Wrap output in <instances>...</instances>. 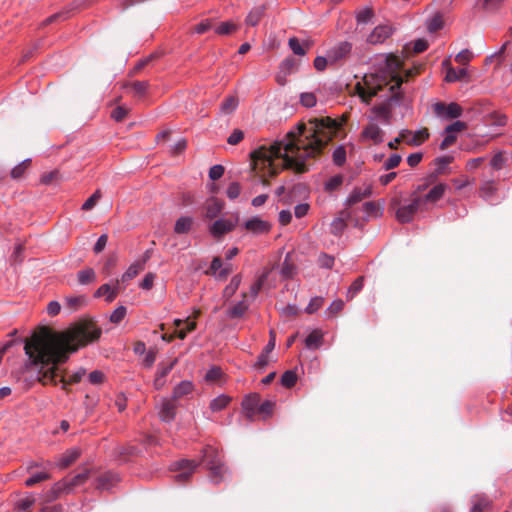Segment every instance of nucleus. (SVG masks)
<instances>
[{"mask_svg": "<svg viewBox=\"0 0 512 512\" xmlns=\"http://www.w3.org/2000/svg\"><path fill=\"white\" fill-rule=\"evenodd\" d=\"M101 329L92 322L80 323L63 332H43L32 335L25 341V354L28 360L20 371L18 382L25 389L36 381L43 384H62L66 389L70 384L79 383L86 374L83 368L68 378L59 374V364L65 363L70 353L94 342L101 336Z\"/></svg>", "mask_w": 512, "mask_h": 512, "instance_id": "obj_1", "label": "nucleus"}, {"mask_svg": "<svg viewBox=\"0 0 512 512\" xmlns=\"http://www.w3.org/2000/svg\"><path fill=\"white\" fill-rule=\"evenodd\" d=\"M339 129L336 120L330 117L311 118L299 123L282 140L274 142L268 149L255 151L254 156L267 167L268 175L279 172L275 160H282V167L296 173H305L311 161L319 157Z\"/></svg>", "mask_w": 512, "mask_h": 512, "instance_id": "obj_2", "label": "nucleus"}, {"mask_svg": "<svg viewBox=\"0 0 512 512\" xmlns=\"http://www.w3.org/2000/svg\"><path fill=\"white\" fill-rule=\"evenodd\" d=\"M403 82L402 77L395 73H367L354 86V92L361 101L369 105L373 97L383 98V102L375 105L371 111L375 119L388 125L391 122L392 103H398L401 99L400 87Z\"/></svg>", "mask_w": 512, "mask_h": 512, "instance_id": "obj_3", "label": "nucleus"}, {"mask_svg": "<svg viewBox=\"0 0 512 512\" xmlns=\"http://www.w3.org/2000/svg\"><path fill=\"white\" fill-rule=\"evenodd\" d=\"M202 461L210 471L212 481L219 483L226 472V468L222 462V457L219 451L212 446H206L203 449Z\"/></svg>", "mask_w": 512, "mask_h": 512, "instance_id": "obj_4", "label": "nucleus"}, {"mask_svg": "<svg viewBox=\"0 0 512 512\" xmlns=\"http://www.w3.org/2000/svg\"><path fill=\"white\" fill-rule=\"evenodd\" d=\"M198 465L199 463L195 462L194 460L187 459L174 462L171 465V470L177 472V474L174 476L175 481L179 484L187 482L191 478Z\"/></svg>", "mask_w": 512, "mask_h": 512, "instance_id": "obj_5", "label": "nucleus"}, {"mask_svg": "<svg viewBox=\"0 0 512 512\" xmlns=\"http://www.w3.org/2000/svg\"><path fill=\"white\" fill-rule=\"evenodd\" d=\"M435 115L442 120H452L461 116L462 108L459 104L452 102L445 104L437 102L433 105Z\"/></svg>", "mask_w": 512, "mask_h": 512, "instance_id": "obj_6", "label": "nucleus"}, {"mask_svg": "<svg viewBox=\"0 0 512 512\" xmlns=\"http://www.w3.org/2000/svg\"><path fill=\"white\" fill-rule=\"evenodd\" d=\"M423 205L421 197H415L409 204L402 205L396 212V218L401 223H409L412 221L414 215Z\"/></svg>", "mask_w": 512, "mask_h": 512, "instance_id": "obj_7", "label": "nucleus"}, {"mask_svg": "<svg viewBox=\"0 0 512 512\" xmlns=\"http://www.w3.org/2000/svg\"><path fill=\"white\" fill-rule=\"evenodd\" d=\"M237 220L238 219H236V220L225 219V218L217 219L209 226V228H208L209 233L214 238L219 239L222 236H224L225 234H227L235 229Z\"/></svg>", "mask_w": 512, "mask_h": 512, "instance_id": "obj_8", "label": "nucleus"}, {"mask_svg": "<svg viewBox=\"0 0 512 512\" xmlns=\"http://www.w3.org/2000/svg\"><path fill=\"white\" fill-rule=\"evenodd\" d=\"M352 49L351 43L347 41L339 42L335 46H333L331 49L327 51V54L330 59V65H335L339 63L340 61L346 59L348 55L350 54Z\"/></svg>", "mask_w": 512, "mask_h": 512, "instance_id": "obj_9", "label": "nucleus"}, {"mask_svg": "<svg viewBox=\"0 0 512 512\" xmlns=\"http://www.w3.org/2000/svg\"><path fill=\"white\" fill-rule=\"evenodd\" d=\"M176 400L171 397L163 398L159 404V417L164 422H171L174 420L176 415L177 405L175 403Z\"/></svg>", "mask_w": 512, "mask_h": 512, "instance_id": "obj_10", "label": "nucleus"}, {"mask_svg": "<svg viewBox=\"0 0 512 512\" xmlns=\"http://www.w3.org/2000/svg\"><path fill=\"white\" fill-rule=\"evenodd\" d=\"M362 137L374 144H380L384 141V132L376 123L370 122L364 127Z\"/></svg>", "mask_w": 512, "mask_h": 512, "instance_id": "obj_11", "label": "nucleus"}, {"mask_svg": "<svg viewBox=\"0 0 512 512\" xmlns=\"http://www.w3.org/2000/svg\"><path fill=\"white\" fill-rule=\"evenodd\" d=\"M246 230L253 234H267L271 230V224L259 217H253L244 223Z\"/></svg>", "mask_w": 512, "mask_h": 512, "instance_id": "obj_12", "label": "nucleus"}, {"mask_svg": "<svg viewBox=\"0 0 512 512\" xmlns=\"http://www.w3.org/2000/svg\"><path fill=\"white\" fill-rule=\"evenodd\" d=\"M223 208H224L223 201H221L215 197H210L209 199L206 200L205 205H204V210H205L204 216L207 219H214L220 215Z\"/></svg>", "mask_w": 512, "mask_h": 512, "instance_id": "obj_13", "label": "nucleus"}, {"mask_svg": "<svg viewBox=\"0 0 512 512\" xmlns=\"http://www.w3.org/2000/svg\"><path fill=\"white\" fill-rule=\"evenodd\" d=\"M119 289H120V281L116 280V282L113 286H111L108 283L101 285L95 292L94 296L95 297L104 296L105 300L108 303H111L117 297Z\"/></svg>", "mask_w": 512, "mask_h": 512, "instance_id": "obj_14", "label": "nucleus"}, {"mask_svg": "<svg viewBox=\"0 0 512 512\" xmlns=\"http://www.w3.org/2000/svg\"><path fill=\"white\" fill-rule=\"evenodd\" d=\"M392 34V28L389 25H379L374 28L368 36V42L371 44H379L384 42Z\"/></svg>", "mask_w": 512, "mask_h": 512, "instance_id": "obj_15", "label": "nucleus"}, {"mask_svg": "<svg viewBox=\"0 0 512 512\" xmlns=\"http://www.w3.org/2000/svg\"><path fill=\"white\" fill-rule=\"evenodd\" d=\"M80 450L78 448H71L64 452L56 462V466L60 469H65L72 465L79 457H80Z\"/></svg>", "mask_w": 512, "mask_h": 512, "instance_id": "obj_16", "label": "nucleus"}, {"mask_svg": "<svg viewBox=\"0 0 512 512\" xmlns=\"http://www.w3.org/2000/svg\"><path fill=\"white\" fill-rule=\"evenodd\" d=\"M174 324L176 326V336L182 340L185 339L188 333L192 332L196 328L195 320H190V318L185 320L176 319Z\"/></svg>", "mask_w": 512, "mask_h": 512, "instance_id": "obj_17", "label": "nucleus"}, {"mask_svg": "<svg viewBox=\"0 0 512 512\" xmlns=\"http://www.w3.org/2000/svg\"><path fill=\"white\" fill-rule=\"evenodd\" d=\"M429 138V132L428 129L423 128L420 130H417L415 132H412L408 130V134H406L404 141L406 144L410 146H419L423 142H425Z\"/></svg>", "mask_w": 512, "mask_h": 512, "instance_id": "obj_18", "label": "nucleus"}, {"mask_svg": "<svg viewBox=\"0 0 512 512\" xmlns=\"http://www.w3.org/2000/svg\"><path fill=\"white\" fill-rule=\"evenodd\" d=\"M89 475L90 471L86 469L72 478H63L62 481L65 482L68 493H71L75 487L83 485L88 480Z\"/></svg>", "mask_w": 512, "mask_h": 512, "instance_id": "obj_19", "label": "nucleus"}, {"mask_svg": "<svg viewBox=\"0 0 512 512\" xmlns=\"http://www.w3.org/2000/svg\"><path fill=\"white\" fill-rule=\"evenodd\" d=\"M447 188L448 186L444 183H439L435 185L424 197H421L423 200V204L426 202L434 203L440 200L443 197Z\"/></svg>", "mask_w": 512, "mask_h": 512, "instance_id": "obj_20", "label": "nucleus"}, {"mask_svg": "<svg viewBox=\"0 0 512 512\" xmlns=\"http://www.w3.org/2000/svg\"><path fill=\"white\" fill-rule=\"evenodd\" d=\"M118 481V476L112 472H106L97 478L96 488L98 490H109Z\"/></svg>", "mask_w": 512, "mask_h": 512, "instance_id": "obj_21", "label": "nucleus"}, {"mask_svg": "<svg viewBox=\"0 0 512 512\" xmlns=\"http://www.w3.org/2000/svg\"><path fill=\"white\" fill-rule=\"evenodd\" d=\"M260 396L258 394H251L245 397L242 402L243 409L247 412L249 417H252L259 408Z\"/></svg>", "mask_w": 512, "mask_h": 512, "instance_id": "obj_22", "label": "nucleus"}, {"mask_svg": "<svg viewBox=\"0 0 512 512\" xmlns=\"http://www.w3.org/2000/svg\"><path fill=\"white\" fill-rule=\"evenodd\" d=\"M85 304V297L84 296H67L64 299V310L67 311V313H72L74 311L79 310L83 305Z\"/></svg>", "mask_w": 512, "mask_h": 512, "instance_id": "obj_23", "label": "nucleus"}, {"mask_svg": "<svg viewBox=\"0 0 512 512\" xmlns=\"http://www.w3.org/2000/svg\"><path fill=\"white\" fill-rule=\"evenodd\" d=\"M194 390V384L191 381L184 380L181 381L176 387L173 389L172 397L174 400L181 399L184 396L191 394Z\"/></svg>", "mask_w": 512, "mask_h": 512, "instance_id": "obj_24", "label": "nucleus"}, {"mask_svg": "<svg viewBox=\"0 0 512 512\" xmlns=\"http://www.w3.org/2000/svg\"><path fill=\"white\" fill-rule=\"evenodd\" d=\"M265 10V5H258L253 7L248 13L245 19V23L249 26H256L264 16Z\"/></svg>", "mask_w": 512, "mask_h": 512, "instance_id": "obj_25", "label": "nucleus"}, {"mask_svg": "<svg viewBox=\"0 0 512 512\" xmlns=\"http://www.w3.org/2000/svg\"><path fill=\"white\" fill-rule=\"evenodd\" d=\"M471 503V512H483L491 505V501L486 495L483 494L474 495L471 498Z\"/></svg>", "mask_w": 512, "mask_h": 512, "instance_id": "obj_26", "label": "nucleus"}, {"mask_svg": "<svg viewBox=\"0 0 512 512\" xmlns=\"http://www.w3.org/2000/svg\"><path fill=\"white\" fill-rule=\"evenodd\" d=\"M65 486V482L62 480L55 483L53 487L46 493L45 501L52 502L59 498L62 494H69Z\"/></svg>", "mask_w": 512, "mask_h": 512, "instance_id": "obj_27", "label": "nucleus"}, {"mask_svg": "<svg viewBox=\"0 0 512 512\" xmlns=\"http://www.w3.org/2000/svg\"><path fill=\"white\" fill-rule=\"evenodd\" d=\"M349 217L347 211H342L331 223V233L340 235L346 227V219Z\"/></svg>", "mask_w": 512, "mask_h": 512, "instance_id": "obj_28", "label": "nucleus"}, {"mask_svg": "<svg viewBox=\"0 0 512 512\" xmlns=\"http://www.w3.org/2000/svg\"><path fill=\"white\" fill-rule=\"evenodd\" d=\"M143 262L135 261L132 263L128 269L122 274L121 279L119 280L122 283H126L136 277L141 271H143Z\"/></svg>", "mask_w": 512, "mask_h": 512, "instance_id": "obj_29", "label": "nucleus"}, {"mask_svg": "<svg viewBox=\"0 0 512 512\" xmlns=\"http://www.w3.org/2000/svg\"><path fill=\"white\" fill-rule=\"evenodd\" d=\"M504 0H478L475 6L486 12H495L502 7Z\"/></svg>", "mask_w": 512, "mask_h": 512, "instance_id": "obj_30", "label": "nucleus"}, {"mask_svg": "<svg viewBox=\"0 0 512 512\" xmlns=\"http://www.w3.org/2000/svg\"><path fill=\"white\" fill-rule=\"evenodd\" d=\"M323 333L320 330H313L305 339V345L309 349H317L322 345Z\"/></svg>", "mask_w": 512, "mask_h": 512, "instance_id": "obj_31", "label": "nucleus"}, {"mask_svg": "<svg viewBox=\"0 0 512 512\" xmlns=\"http://www.w3.org/2000/svg\"><path fill=\"white\" fill-rule=\"evenodd\" d=\"M231 400H232V398L230 396L222 394V395H219L216 398H214L210 402L209 407L213 412H219V411H222L223 409H225L228 406V404L231 402Z\"/></svg>", "mask_w": 512, "mask_h": 512, "instance_id": "obj_32", "label": "nucleus"}, {"mask_svg": "<svg viewBox=\"0 0 512 512\" xmlns=\"http://www.w3.org/2000/svg\"><path fill=\"white\" fill-rule=\"evenodd\" d=\"M192 224L193 219L191 217L182 216L176 221L174 231L177 234H186L191 230Z\"/></svg>", "mask_w": 512, "mask_h": 512, "instance_id": "obj_33", "label": "nucleus"}, {"mask_svg": "<svg viewBox=\"0 0 512 512\" xmlns=\"http://www.w3.org/2000/svg\"><path fill=\"white\" fill-rule=\"evenodd\" d=\"M288 45L294 54L303 56L306 54V51L310 48L311 44L309 42H304L301 44L296 37H292L288 41Z\"/></svg>", "mask_w": 512, "mask_h": 512, "instance_id": "obj_34", "label": "nucleus"}, {"mask_svg": "<svg viewBox=\"0 0 512 512\" xmlns=\"http://www.w3.org/2000/svg\"><path fill=\"white\" fill-rule=\"evenodd\" d=\"M468 77V71L466 68L455 69L453 67L448 68L445 76L447 82H455Z\"/></svg>", "mask_w": 512, "mask_h": 512, "instance_id": "obj_35", "label": "nucleus"}, {"mask_svg": "<svg viewBox=\"0 0 512 512\" xmlns=\"http://www.w3.org/2000/svg\"><path fill=\"white\" fill-rule=\"evenodd\" d=\"M249 304L245 300H241L234 304L227 312L230 318H239L248 310Z\"/></svg>", "mask_w": 512, "mask_h": 512, "instance_id": "obj_36", "label": "nucleus"}, {"mask_svg": "<svg viewBox=\"0 0 512 512\" xmlns=\"http://www.w3.org/2000/svg\"><path fill=\"white\" fill-rule=\"evenodd\" d=\"M238 98L234 95L226 97L220 105V111L224 114H230L236 110L238 106Z\"/></svg>", "mask_w": 512, "mask_h": 512, "instance_id": "obj_37", "label": "nucleus"}, {"mask_svg": "<svg viewBox=\"0 0 512 512\" xmlns=\"http://www.w3.org/2000/svg\"><path fill=\"white\" fill-rule=\"evenodd\" d=\"M241 283V276L235 275L231 278L230 283L224 288L223 290V297L226 299L231 298L237 289L239 288V285Z\"/></svg>", "mask_w": 512, "mask_h": 512, "instance_id": "obj_38", "label": "nucleus"}, {"mask_svg": "<svg viewBox=\"0 0 512 512\" xmlns=\"http://www.w3.org/2000/svg\"><path fill=\"white\" fill-rule=\"evenodd\" d=\"M126 87H130L134 96L141 97L146 94L149 88L148 81H135L126 85Z\"/></svg>", "mask_w": 512, "mask_h": 512, "instance_id": "obj_39", "label": "nucleus"}, {"mask_svg": "<svg viewBox=\"0 0 512 512\" xmlns=\"http://www.w3.org/2000/svg\"><path fill=\"white\" fill-rule=\"evenodd\" d=\"M453 161L452 156H442L435 159V173L444 174L448 165Z\"/></svg>", "mask_w": 512, "mask_h": 512, "instance_id": "obj_40", "label": "nucleus"}, {"mask_svg": "<svg viewBox=\"0 0 512 512\" xmlns=\"http://www.w3.org/2000/svg\"><path fill=\"white\" fill-rule=\"evenodd\" d=\"M223 371L221 370V368L217 367V366H213L211 367L206 375H205V380L209 383H215L217 381H220L223 377Z\"/></svg>", "mask_w": 512, "mask_h": 512, "instance_id": "obj_41", "label": "nucleus"}, {"mask_svg": "<svg viewBox=\"0 0 512 512\" xmlns=\"http://www.w3.org/2000/svg\"><path fill=\"white\" fill-rule=\"evenodd\" d=\"M77 277H78V281L80 284H83V285L89 284L92 281H94L95 272L93 269L87 268V269L79 271L77 274Z\"/></svg>", "mask_w": 512, "mask_h": 512, "instance_id": "obj_42", "label": "nucleus"}, {"mask_svg": "<svg viewBox=\"0 0 512 512\" xmlns=\"http://www.w3.org/2000/svg\"><path fill=\"white\" fill-rule=\"evenodd\" d=\"M297 382V374L292 370H287L281 376V384L286 388L293 387Z\"/></svg>", "mask_w": 512, "mask_h": 512, "instance_id": "obj_43", "label": "nucleus"}, {"mask_svg": "<svg viewBox=\"0 0 512 512\" xmlns=\"http://www.w3.org/2000/svg\"><path fill=\"white\" fill-rule=\"evenodd\" d=\"M496 191L494 181H485L480 187V193L486 200L490 199Z\"/></svg>", "mask_w": 512, "mask_h": 512, "instance_id": "obj_44", "label": "nucleus"}, {"mask_svg": "<svg viewBox=\"0 0 512 512\" xmlns=\"http://www.w3.org/2000/svg\"><path fill=\"white\" fill-rule=\"evenodd\" d=\"M30 163H31L30 159H25L24 161H22L21 163L16 165L11 170V177L14 179H18V178L22 177V175L25 173L27 168L30 166Z\"/></svg>", "mask_w": 512, "mask_h": 512, "instance_id": "obj_45", "label": "nucleus"}, {"mask_svg": "<svg viewBox=\"0 0 512 512\" xmlns=\"http://www.w3.org/2000/svg\"><path fill=\"white\" fill-rule=\"evenodd\" d=\"M50 478V475L46 472H38L30 476L26 479L25 485L27 487H32L36 485L37 483H40L42 481L48 480Z\"/></svg>", "mask_w": 512, "mask_h": 512, "instance_id": "obj_46", "label": "nucleus"}, {"mask_svg": "<svg viewBox=\"0 0 512 512\" xmlns=\"http://www.w3.org/2000/svg\"><path fill=\"white\" fill-rule=\"evenodd\" d=\"M370 189H365L363 192L359 189H355L348 198L350 205L360 202L363 198L370 196Z\"/></svg>", "mask_w": 512, "mask_h": 512, "instance_id": "obj_47", "label": "nucleus"}, {"mask_svg": "<svg viewBox=\"0 0 512 512\" xmlns=\"http://www.w3.org/2000/svg\"><path fill=\"white\" fill-rule=\"evenodd\" d=\"M102 194L100 190H96L82 205V210L89 211L95 207L100 200Z\"/></svg>", "mask_w": 512, "mask_h": 512, "instance_id": "obj_48", "label": "nucleus"}, {"mask_svg": "<svg viewBox=\"0 0 512 512\" xmlns=\"http://www.w3.org/2000/svg\"><path fill=\"white\" fill-rule=\"evenodd\" d=\"M333 162L337 166H342L346 161V150L343 146H338L333 151Z\"/></svg>", "mask_w": 512, "mask_h": 512, "instance_id": "obj_49", "label": "nucleus"}, {"mask_svg": "<svg viewBox=\"0 0 512 512\" xmlns=\"http://www.w3.org/2000/svg\"><path fill=\"white\" fill-rule=\"evenodd\" d=\"M237 30V26L232 22H222L215 29L218 35H229L230 33Z\"/></svg>", "mask_w": 512, "mask_h": 512, "instance_id": "obj_50", "label": "nucleus"}, {"mask_svg": "<svg viewBox=\"0 0 512 512\" xmlns=\"http://www.w3.org/2000/svg\"><path fill=\"white\" fill-rule=\"evenodd\" d=\"M127 309L125 306L117 307L110 315V321L114 324L120 323L126 316Z\"/></svg>", "mask_w": 512, "mask_h": 512, "instance_id": "obj_51", "label": "nucleus"}, {"mask_svg": "<svg viewBox=\"0 0 512 512\" xmlns=\"http://www.w3.org/2000/svg\"><path fill=\"white\" fill-rule=\"evenodd\" d=\"M176 363H177V359H174L167 364L160 363L158 365L156 375L166 378V376L171 372V370L174 368Z\"/></svg>", "mask_w": 512, "mask_h": 512, "instance_id": "obj_52", "label": "nucleus"}, {"mask_svg": "<svg viewBox=\"0 0 512 512\" xmlns=\"http://www.w3.org/2000/svg\"><path fill=\"white\" fill-rule=\"evenodd\" d=\"M342 183H343V176L342 175H335V176L331 177L329 180L326 181V183H325V190H327V191H334L338 187H340Z\"/></svg>", "mask_w": 512, "mask_h": 512, "instance_id": "obj_53", "label": "nucleus"}, {"mask_svg": "<svg viewBox=\"0 0 512 512\" xmlns=\"http://www.w3.org/2000/svg\"><path fill=\"white\" fill-rule=\"evenodd\" d=\"M223 267V261L220 257H214L211 261L210 267L205 271V274L215 276L216 273Z\"/></svg>", "mask_w": 512, "mask_h": 512, "instance_id": "obj_54", "label": "nucleus"}, {"mask_svg": "<svg viewBox=\"0 0 512 512\" xmlns=\"http://www.w3.org/2000/svg\"><path fill=\"white\" fill-rule=\"evenodd\" d=\"M323 302L324 299L322 297H314L310 300L309 304L305 308V311L308 314H313L323 305Z\"/></svg>", "mask_w": 512, "mask_h": 512, "instance_id": "obj_55", "label": "nucleus"}, {"mask_svg": "<svg viewBox=\"0 0 512 512\" xmlns=\"http://www.w3.org/2000/svg\"><path fill=\"white\" fill-rule=\"evenodd\" d=\"M464 129H466V123L457 120V121L451 123L450 125H448L445 128L444 133H450V134H455L456 135L458 132H461Z\"/></svg>", "mask_w": 512, "mask_h": 512, "instance_id": "obj_56", "label": "nucleus"}, {"mask_svg": "<svg viewBox=\"0 0 512 512\" xmlns=\"http://www.w3.org/2000/svg\"><path fill=\"white\" fill-rule=\"evenodd\" d=\"M504 164H505V158H504L503 152H501V151L496 153L490 161L491 167L495 170H501L504 167Z\"/></svg>", "mask_w": 512, "mask_h": 512, "instance_id": "obj_57", "label": "nucleus"}, {"mask_svg": "<svg viewBox=\"0 0 512 512\" xmlns=\"http://www.w3.org/2000/svg\"><path fill=\"white\" fill-rule=\"evenodd\" d=\"M267 276H268V274L264 273L263 275H261L259 277V279L255 283H253L251 285V287H250V294H251V296L253 298H255L258 295V293L260 292V290H261V288H262V286H263Z\"/></svg>", "mask_w": 512, "mask_h": 512, "instance_id": "obj_58", "label": "nucleus"}, {"mask_svg": "<svg viewBox=\"0 0 512 512\" xmlns=\"http://www.w3.org/2000/svg\"><path fill=\"white\" fill-rule=\"evenodd\" d=\"M364 285V278L362 276L358 277L349 287L348 295L352 298L354 297L359 291L362 290Z\"/></svg>", "mask_w": 512, "mask_h": 512, "instance_id": "obj_59", "label": "nucleus"}, {"mask_svg": "<svg viewBox=\"0 0 512 512\" xmlns=\"http://www.w3.org/2000/svg\"><path fill=\"white\" fill-rule=\"evenodd\" d=\"M330 65L328 54L326 56H317L314 60V67L317 71H324Z\"/></svg>", "mask_w": 512, "mask_h": 512, "instance_id": "obj_60", "label": "nucleus"}, {"mask_svg": "<svg viewBox=\"0 0 512 512\" xmlns=\"http://www.w3.org/2000/svg\"><path fill=\"white\" fill-rule=\"evenodd\" d=\"M128 112H129V109L126 108L125 106H118L112 111L111 117L115 121L120 122L127 116Z\"/></svg>", "mask_w": 512, "mask_h": 512, "instance_id": "obj_61", "label": "nucleus"}, {"mask_svg": "<svg viewBox=\"0 0 512 512\" xmlns=\"http://www.w3.org/2000/svg\"><path fill=\"white\" fill-rule=\"evenodd\" d=\"M401 162V156L399 154H392L383 164L385 170H391L397 167Z\"/></svg>", "mask_w": 512, "mask_h": 512, "instance_id": "obj_62", "label": "nucleus"}, {"mask_svg": "<svg viewBox=\"0 0 512 512\" xmlns=\"http://www.w3.org/2000/svg\"><path fill=\"white\" fill-rule=\"evenodd\" d=\"M300 102L303 106L311 108L316 104V97L313 93H302L300 96Z\"/></svg>", "mask_w": 512, "mask_h": 512, "instance_id": "obj_63", "label": "nucleus"}, {"mask_svg": "<svg viewBox=\"0 0 512 512\" xmlns=\"http://www.w3.org/2000/svg\"><path fill=\"white\" fill-rule=\"evenodd\" d=\"M213 25L212 19H204L194 27V32L197 34H203L211 29Z\"/></svg>", "mask_w": 512, "mask_h": 512, "instance_id": "obj_64", "label": "nucleus"}]
</instances>
